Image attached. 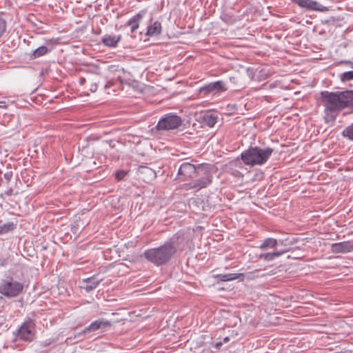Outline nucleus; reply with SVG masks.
Segmentation results:
<instances>
[{"instance_id":"obj_1","label":"nucleus","mask_w":353,"mask_h":353,"mask_svg":"<svg viewBox=\"0 0 353 353\" xmlns=\"http://www.w3.org/2000/svg\"><path fill=\"white\" fill-rule=\"evenodd\" d=\"M184 246L183 236L176 234L163 245L145 250L143 256L157 266L163 265L169 262L179 250H183Z\"/></svg>"},{"instance_id":"obj_2","label":"nucleus","mask_w":353,"mask_h":353,"mask_svg":"<svg viewBox=\"0 0 353 353\" xmlns=\"http://www.w3.org/2000/svg\"><path fill=\"white\" fill-rule=\"evenodd\" d=\"M321 102L324 108V117L327 121H334L339 113L345 109L341 91H322Z\"/></svg>"},{"instance_id":"obj_3","label":"nucleus","mask_w":353,"mask_h":353,"mask_svg":"<svg viewBox=\"0 0 353 353\" xmlns=\"http://www.w3.org/2000/svg\"><path fill=\"white\" fill-rule=\"evenodd\" d=\"M273 151L270 147L251 146L241 154V159L247 165H262L269 160Z\"/></svg>"},{"instance_id":"obj_4","label":"nucleus","mask_w":353,"mask_h":353,"mask_svg":"<svg viewBox=\"0 0 353 353\" xmlns=\"http://www.w3.org/2000/svg\"><path fill=\"white\" fill-rule=\"evenodd\" d=\"M24 283L21 279L7 276L0 281V294L7 299L16 298L23 291Z\"/></svg>"},{"instance_id":"obj_5","label":"nucleus","mask_w":353,"mask_h":353,"mask_svg":"<svg viewBox=\"0 0 353 353\" xmlns=\"http://www.w3.org/2000/svg\"><path fill=\"white\" fill-rule=\"evenodd\" d=\"M193 182L189 184V189L199 190L206 188L212 181V169L208 165L199 164L197 165V174Z\"/></svg>"},{"instance_id":"obj_6","label":"nucleus","mask_w":353,"mask_h":353,"mask_svg":"<svg viewBox=\"0 0 353 353\" xmlns=\"http://www.w3.org/2000/svg\"><path fill=\"white\" fill-rule=\"evenodd\" d=\"M182 119L175 114H166L160 118L155 129L157 131H169L177 129L182 125Z\"/></svg>"},{"instance_id":"obj_7","label":"nucleus","mask_w":353,"mask_h":353,"mask_svg":"<svg viewBox=\"0 0 353 353\" xmlns=\"http://www.w3.org/2000/svg\"><path fill=\"white\" fill-rule=\"evenodd\" d=\"M197 174V166L185 162L183 163L178 170L177 179L180 181H185L193 179Z\"/></svg>"},{"instance_id":"obj_8","label":"nucleus","mask_w":353,"mask_h":353,"mask_svg":"<svg viewBox=\"0 0 353 353\" xmlns=\"http://www.w3.org/2000/svg\"><path fill=\"white\" fill-rule=\"evenodd\" d=\"M35 324L31 319L25 321L18 330L19 336L25 341H31L34 338V329Z\"/></svg>"},{"instance_id":"obj_9","label":"nucleus","mask_w":353,"mask_h":353,"mask_svg":"<svg viewBox=\"0 0 353 353\" xmlns=\"http://www.w3.org/2000/svg\"><path fill=\"white\" fill-rule=\"evenodd\" d=\"M293 2L298 4L300 7L306 8L309 10L327 12L328 8L319 2L314 0H292Z\"/></svg>"},{"instance_id":"obj_10","label":"nucleus","mask_w":353,"mask_h":353,"mask_svg":"<svg viewBox=\"0 0 353 353\" xmlns=\"http://www.w3.org/2000/svg\"><path fill=\"white\" fill-rule=\"evenodd\" d=\"M226 90L225 83L223 81H217L201 88L199 91L200 93L207 95L210 93L223 92Z\"/></svg>"},{"instance_id":"obj_11","label":"nucleus","mask_w":353,"mask_h":353,"mask_svg":"<svg viewBox=\"0 0 353 353\" xmlns=\"http://www.w3.org/2000/svg\"><path fill=\"white\" fill-rule=\"evenodd\" d=\"M111 325L109 321L99 319L92 322L89 326L86 327L82 332L78 333L75 337L83 339L85 334L90 332H94L98 330L102 329Z\"/></svg>"},{"instance_id":"obj_12","label":"nucleus","mask_w":353,"mask_h":353,"mask_svg":"<svg viewBox=\"0 0 353 353\" xmlns=\"http://www.w3.org/2000/svg\"><path fill=\"white\" fill-rule=\"evenodd\" d=\"M331 251L334 254H345L353 251V244L349 241L332 243Z\"/></svg>"},{"instance_id":"obj_13","label":"nucleus","mask_w":353,"mask_h":353,"mask_svg":"<svg viewBox=\"0 0 353 353\" xmlns=\"http://www.w3.org/2000/svg\"><path fill=\"white\" fill-rule=\"evenodd\" d=\"M137 172L139 178L145 182L151 181L157 177L155 171L145 165H140L138 168Z\"/></svg>"},{"instance_id":"obj_14","label":"nucleus","mask_w":353,"mask_h":353,"mask_svg":"<svg viewBox=\"0 0 353 353\" xmlns=\"http://www.w3.org/2000/svg\"><path fill=\"white\" fill-rule=\"evenodd\" d=\"M102 279H98L95 276H92L82 281V285L81 288L85 290L87 292H90L99 285Z\"/></svg>"},{"instance_id":"obj_15","label":"nucleus","mask_w":353,"mask_h":353,"mask_svg":"<svg viewBox=\"0 0 353 353\" xmlns=\"http://www.w3.org/2000/svg\"><path fill=\"white\" fill-rule=\"evenodd\" d=\"M145 13L146 11L142 10L128 21L127 25L131 26L130 30L132 33L134 32L138 29L139 26V23L144 17V15L145 14Z\"/></svg>"},{"instance_id":"obj_16","label":"nucleus","mask_w":353,"mask_h":353,"mask_svg":"<svg viewBox=\"0 0 353 353\" xmlns=\"http://www.w3.org/2000/svg\"><path fill=\"white\" fill-rule=\"evenodd\" d=\"M121 39V35L105 34L102 38V43L108 47L114 48Z\"/></svg>"},{"instance_id":"obj_17","label":"nucleus","mask_w":353,"mask_h":353,"mask_svg":"<svg viewBox=\"0 0 353 353\" xmlns=\"http://www.w3.org/2000/svg\"><path fill=\"white\" fill-rule=\"evenodd\" d=\"M203 125L210 128L213 127L217 122V117L212 113L207 112L200 117Z\"/></svg>"},{"instance_id":"obj_18","label":"nucleus","mask_w":353,"mask_h":353,"mask_svg":"<svg viewBox=\"0 0 353 353\" xmlns=\"http://www.w3.org/2000/svg\"><path fill=\"white\" fill-rule=\"evenodd\" d=\"M162 26L159 21H156L148 27L145 34L149 37H156L161 34Z\"/></svg>"},{"instance_id":"obj_19","label":"nucleus","mask_w":353,"mask_h":353,"mask_svg":"<svg viewBox=\"0 0 353 353\" xmlns=\"http://www.w3.org/2000/svg\"><path fill=\"white\" fill-rule=\"evenodd\" d=\"M341 92L343 99L345 102L344 108H348L353 111V90H345Z\"/></svg>"},{"instance_id":"obj_20","label":"nucleus","mask_w":353,"mask_h":353,"mask_svg":"<svg viewBox=\"0 0 353 353\" xmlns=\"http://www.w3.org/2000/svg\"><path fill=\"white\" fill-rule=\"evenodd\" d=\"M286 252H287V250H279V251H276V252H273L263 253V254H260L258 256V258L260 259H263L266 261H272L274 260L276 258L281 256Z\"/></svg>"},{"instance_id":"obj_21","label":"nucleus","mask_w":353,"mask_h":353,"mask_svg":"<svg viewBox=\"0 0 353 353\" xmlns=\"http://www.w3.org/2000/svg\"><path fill=\"white\" fill-rule=\"evenodd\" d=\"M279 244L278 241L274 238H267L260 245L259 249L261 250H268L269 249H273L276 247Z\"/></svg>"},{"instance_id":"obj_22","label":"nucleus","mask_w":353,"mask_h":353,"mask_svg":"<svg viewBox=\"0 0 353 353\" xmlns=\"http://www.w3.org/2000/svg\"><path fill=\"white\" fill-rule=\"evenodd\" d=\"M16 228V224L13 222H8L6 223H2V221H0V235H4L8 234L9 232H12Z\"/></svg>"},{"instance_id":"obj_23","label":"nucleus","mask_w":353,"mask_h":353,"mask_svg":"<svg viewBox=\"0 0 353 353\" xmlns=\"http://www.w3.org/2000/svg\"><path fill=\"white\" fill-rule=\"evenodd\" d=\"M241 276H243V274H217L216 277L221 281H230L237 279Z\"/></svg>"},{"instance_id":"obj_24","label":"nucleus","mask_w":353,"mask_h":353,"mask_svg":"<svg viewBox=\"0 0 353 353\" xmlns=\"http://www.w3.org/2000/svg\"><path fill=\"white\" fill-rule=\"evenodd\" d=\"M48 52V48L45 46H42L34 50L30 54V57L31 59H34L46 54Z\"/></svg>"},{"instance_id":"obj_25","label":"nucleus","mask_w":353,"mask_h":353,"mask_svg":"<svg viewBox=\"0 0 353 353\" xmlns=\"http://www.w3.org/2000/svg\"><path fill=\"white\" fill-rule=\"evenodd\" d=\"M342 136L353 141V123L343 130Z\"/></svg>"},{"instance_id":"obj_26","label":"nucleus","mask_w":353,"mask_h":353,"mask_svg":"<svg viewBox=\"0 0 353 353\" xmlns=\"http://www.w3.org/2000/svg\"><path fill=\"white\" fill-rule=\"evenodd\" d=\"M341 79L342 81H347L353 79V70L347 71L341 74Z\"/></svg>"},{"instance_id":"obj_27","label":"nucleus","mask_w":353,"mask_h":353,"mask_svg":"<svg viewBox=\"0 0 353 353\" xmlns=\"http://www.w3.org/2000/svg\"><path fill=\"white\" fill-rule=\"evenodd\" d=\"M6 30V21L0 16V38L3 35Z\"/></svg>"},{"instance_id":"obj_28","label":"nucleus","mask_w":353,"mask_h":353,"mask_svg":"<svg viewBox=\"0 0 353 353\" xmlns=\"http://www.w3.org/2000/svg\"><path fill=\"white\" fill-rule=\"evenodd\" d=\"M127 174L128 173L125 171L120 170L116 173L115 176L118 181H121L123 179V178L127 175Z\"/></svg>"},{"instance_id":"obj_29","label":"nucleus","mask_w":353,"mask_h":353,"mask_svg":"<svg viewBox=\"0 0 353 353\" xmlns=\"http://www.w3.org/2000/svg\"><path fill=\"white\" fill-rule=\"evenodd\" d=\"M3 176H4L5 179L7 180L8 181H10V179L12 177V172L8 171V172H6L4 174Z\"/></svg>"},{"instance_id":"obj_30","label":"nucleus","mask_w":353,"mask_h":353,"mask_svg":"<svg viewBox=\"0 0 353 353\" xmlns=\"http://www.w3.org/2000/svg\"><path fill=\"white\" fill-rule=\"evenodd\" d=\"M98 87V83L97 82L92 83L90 85V90L92 92H94L97 91Z\"/></svg>"},{"instance_id":"obj_31","label":"nucleus","mask_w":353,"mask_h":353,"mask_svg":"<svg viewBox=\"0 0 353 353\" xmlns=\"http://www.w3.org/2000/svg\"><path fill=\"white\" fill-rule=\"evenodd\" d=\"M257 272H259V270H254V272H249V273L248 274V278H252V276H253V277H254L255 276H254V274L255 273H257Z\"/></svg>"},{"instance_id":"obj_32","label":"nucleus","mask_w":353,"mask_h":353,"mask_svg":"<svg viewBox=\"0 0 353 353\" xmlns=\"http://www.w3.org/2000/svg\"><path fill=\"white\" fill-rule=\"evenodd\" d=\"M79 81L80 85H83L85 83L86 79L84 77H81V78H79Z\"/></svg>"},{"instance_id":"obj_33","label":"nucleus","mask_w":353,"mask_h":353,"mask_svg":"<svg viewBox=\"0 0 353 353\" xmlns=\"http://www.w3.org/2000/svg\"><path fill=\"white\" fill-rule=\"evenodd\" d=\"M12 192H13L12 189L10 188L5 192V194L7 196H11L12 194Z\"/></svg>"},{"instance_id":"obj_34","label":"nucleus","mask_w":353,"mask_h":353,"mask_svg":"<svg viewBox=\"0 0 353 353\" xmlns=\"http://www.w3.org/2000/svg\"><path fill=\"white\" fill-rule=\"evenodd\" d=\"M6 104L4 101H0V108H6Z\"/></svg>"},{"instance_id":"obj_35","label":"nucleus","mask_w":353,"mask_h":353,"mask_svg":"<svg viewBox=\"0 0 353 353\" xmlns=\"http://www.w3.org/2000/svg\"><path fill=\"white\" fill-rule=\"evenodd\" d=\"M222 345H223V343H222V342H218V343H216V345H215V346H214V347H215L216 349H219V348H220V347L222 346Z\"/></svg>"},{"instance_id":"obj_36","label":"nucleus","mask_w":353,"mask_h":353,"mask_svg":"<svg viewBox=\"0 0 353 353\" xmlns=\"http://www.w3.org/2000/svg\"><path fill=\"white\" fill-rule=\"evenodd\" d=\"M285 241L286 240H280L279 241H278V243H279L281 245H285Z\"/></svg>"},{"instance_id":"obj_37","label":"nucleus","mask_w":353,"mask_h":353,"mask_svg":"<svg viewBox=\"0 0 353 353\" xmlns=\"http://www.w3.org/2000/svg\"><path fill=\"white\" fill-rule=\"evenodd\" d=\"M223 341H224L225 343H226V342L229 341V337H228V336H227V337L224 338Z\"/></svg>"},{"instance_id":"obj_38","label":"nucleus","mask_w":353,"mask_h":353,"mask_svg":"<svg viewBox=\"0 0 353 353\" xmlns=\"http://www.w3.org/2000/svg\"><path fill=\"white\" fill-rule=\"evenodd\" d=\"M110 87V85L109 83H107L105 85V88L107 89L108 88Z\"/></svg>"},{"instance_id":"obj_39","label":"nucleus","mask_w":353,"mask_h":353,"mask_svg":"<svg viewBox=\"0 0 353 353\" xmlns=\"http://www.w3.org/2000/svg\"><path fill=\"white\" fill-rule=\"evenodd\" d=\"M350 64H351L352 67L353 66V63L352 62H349Z\"/></svg>"}]
</instances>
